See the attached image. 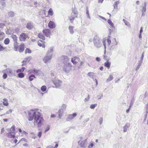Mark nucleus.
<instances>
[{
	"mask_svg": "<svg viewBox=\"0 0 148 148\" xmlns=\"http://www.w3.org/2000/svg\"><path fill=\"white\" fill-rule=\"evenodd\" d=\"M111 64V62L108 60L104 63V66L105 67L107 68L108 69H109L110 67Z\"/></svg>",
	"mask_w": 148,
	"mask_h": 148,
	"instance_id": "nucleus-14",
	"label": "nucleus"
},
{
	"mask_svg": "<svg viewBox=\"0 0 148 148\" xmlns=\"http://www.w3.org/2000/svg\"><path fill=\"white\" fill-rule=\"evenodd\" d=\"M119 1H116L115 2L114 5V7L115 6H116V7H117V5L119 4Z\"/></svg>",
	"mask_w": 148,
	"mask_h": 148,
	"instance_id": "nucleus-54",
	"label": "nucleus"
},
{
	"mask_svg": "<svg viewBox=\"0 0 148 148\" xmlns=\"http://www.w3.org/2000/svg\"><path fill=\"white\" fill-rule=\"evenodd\" d=\"M146 3H144V6L143 7L142 11L143 14L146 11Z\"/></svg>",
	"mask_w": 148,
	"mask_h": 148,
	"instance_id": "nucleus-27",
	"label": "nucleus"
},
{
	"mask_svg": "<svg viewBox=\"0 0 148 148\" xmlns=\"http://www.w3.org/2000/svg\"><path fill=\"white\" fill-rule=\"evenodd\" d=\"M26 27L29 29H31L33 27V26L31 23H29L27 24Z\"/></svg>",
	"mask_w": 148,
	"mask_h": 148,
	"instance_id": "nucleus-20",
	"label": "nucleus"
},
{
	"mask_svg": "<svg viewBox=\"0 0 148 148\" xmlns=\"http://www.w3.org/2000/svg\"><path fill=\"white\" fill-rule=\"evenodd\" d=\"M96 60H97V61H98V62L100 61L101 60L100 58L98 57H97L96 58Z\"/></svg>",
	"mask_w": 148,
	"mask_h": 148,
	"instance_id": "nucleus-58",
	"label": "nucleus"
},
{
	"mask_svg": "<svg viewBox=\"0 0 148 148\" xmlns=\"http://www.w3.org/2000/svg\"><path fill=\"white\" fill-rule=\"evenodd\" d=\"M97 104H91L90 106V108L91 109H94L97 106Z\"/></svg>",
	"mask_w": 148,
	"mask_h": 148,
	"instance_id": "nucleus-41",
	"label": "nucleus"
},
{
	"mask_svg": "<svg viewBox=\"0 0 148 148\" xmlns=\"http://www.w3.org/2000/svg\"><path fill=\"white\" fill-rule=\"evenodd\" d=\"M87 140H80L78 142V144L80 147L85 148L86 147Z\"/></svg>",
	"mask_w": 148,
	"mask_h": 148,
	"instance_id": "nucleus-5",
	"label": "nucleus"
},
{
	"mask_svg": "<svg viewBox=\"0 0 148 148\" xmlns=\"http://www.w3.org/2000/svg\"><path fill=\"white\" fill-rule=\"evenodd\" d=\"M93 143H91L88 146V147L91 148L93 146Z\"/></svg>",
	"mask_w": 148,
	"mask_h": 148,
	"instance_id": "nucleus-51",
	"label": "nucleus"
},
{
	"mask_svg": "<svg viewBox=\"0 0 148 148\" xmlns=\"http://www.w3.org/2000/svg\"><path fill=\"white\" fill-rule=\"evenodd\" d=\"M5 34L3 32H0V41L2 40L5 37Z\"/></svg>",
	"mask_w": 148,
	"mask_h": 148,
	"instance_id": "nucleus-19",
	"label": "nucleus"
},
{
	"mask_svg": "<svg viewBox=\"0 0 148 148\" xmlns=\"http://www.w3.org/2000/svg\"><path fill=\"white\" fill-rule=\"evenodd\" d=\"M22 66H23L25 65H26L27 64V63L24 60L22 61Z\"/></svg>",
	"mask_w": 148,
	"mask_h": 148,
	"instance_id": "nucleus-47",
	"label": "nucleus"
},
{
	"mask_svg": "<svg viewBox=\"0 0 148 148\" xmlns=\"http://www.w3.org/2000/svg\"><path fill=\"white\" fill-rule=\"evenodd\" d=\"M53 12L52 9L51 8H50L48 12V15L51 16L53 15Z\"/></svg>",
	"mask_w": 148,
	"mask_h": 148,
	"instance_id": "nucleus-22",
	"label": "nucleus"
},
{
	"mask_svg": "<svg viewBox=\"0 0 148 148\" xmlns=\"http://www.w3.org/2000/svg\"><path fill=\"white\" fill-rule=\"evenodd\" d=\"M5 26V24L4 23H0V28H3Z\"/></svg>",
	"mask_w": 148,
	"mask_h": 148,
	"instance_id": "nucleus-43",
	"label": "nucleus"
},
{
	"mask_svg": "<svg viewBox=\"0 0 148 148\" xmlns=\"http://www.w3.org/2000/svg\"><path fill=\"white\" fill-rule=\"evenodd\" d=\"M10 130V132H12V133L14 134V133H15V126L14 125H13L11 128Z\"/></svg>",
	"mask_w": 148,
	"mask_h": 148,
	"instance_id": "nucleus-28",
	"label": "nucleus"
},
{
	"mask_svg": "<svg viewBox=\"0 0 148 148\" xmlns=\"http://www.w3.org/2000/svg\"><path fill=\"white\" fill-rule=\"evenodd\" d=\"M50 129V126H48L47 127H46V129L45 130L44 132L46 133Z\"/></svg>",
	"mask_w": 148,
	"mask_h": 148,
	"instance_id": "nucleus-45",
	"label": "nucleus"
},
{
	"mask_svg": "<svg viewBox=\"0 0 148 148\" xmlns=\"http://www.w3.org/2000/svg\"><path fill=\"white\" fill-rule=\"evenodd\" d=\"M110 38V36H108L107 39V42L108 45H109L111 42Z\"/></svg>",
	"mask_w": 148,
	"mask_h": 148,
	"instance_id": "nucleus-40",
	"label": "nucleus"
},
{
	"mask_svg": "<svg viewBox=\"0 0 148 148\" xmlns=\"http://www.w3.org/2000/svg\"><path fill=\"white\" fill-rule=\"evenodd\" d=\"M12 70L9 68H7L5 70L3 71V72L4 73H5L8 74L9 73H12Z\"/></svg>",
	"mask_w": 148,
	"mask_h": 148,
	"instance_id": "nucleus-18",
	"label": "nucleus"
},
{
	"mask_svg": "<svg viewBox=\"0 0 148 148\" xmlns=\"http://www.w3.org/2000/svg\"><path fill=\"white\" fill-rule=\"evenodd\" d=\"M55 143H56V145L55 147H54L53 148H57L58 146V143L57 142H55Z\"/></svg>",
	"mask_w": 148,
	"mask_h": 148,
	"instance_id": "nucleus-48",
	"label": "nucleus"
},
{
	"mask_svg": "<svg viewBox=\"0 0 148 148\" xmlns=\"http://www.w3.org/2000/svg\"><path fill=\"white\" fill-rule=\"evenodd\" d=\"M53 82L56 87H58L60 86L61 82L59 80H56Z\"/></svg>",
	"mask_w": 148,
	"mask_h": 148,
	"instance_id": "nucleus-15",
	"label": "nucleus"
},
{
	"mask_svg": "<svg viewBox=\"0 0 148 148\" xmlns=\"http://www.w3.org/2000/svg\"><path fill=\"white\" fill-rule=\"evenodd\" d=\"M72 65L70 63L64 65L63 68V71L66 72H68L71 69Z\"/></svg>",
	"mask_w": 148,
	"mask_h": 148,
	"instance_id": "nucleus-3",
	"label": "nucleus"
},
{
	"mask_svg": "<svg viewBox=\"0 0 148 148\" xmlns=\"http://www.w3.org/2000/svg\"><path fill=\"white\" fill-rule=\"evenodd\" d=\"M47 89V87L45 86H42L41 88V90L42 92H44L46 91Z\"/></svg>",
	"mask_w": 148,
	"mask_h": 148,
	"instance_id": "nucleus-35",
	"label": "nucleus"
},
{
	"mask_svg": "<svg viewBox=\"0 0 148 148\" xmlns=\"http://www.w3.org/2000/svg\"><path fill=\"white\" fill-rule=\"evenodd\" d=\"M77 17V15L74 14L73 13H71L70 16L69 17V20L71 23H73L74 19Z\"/></svg>",
	"mask_w": 148,
	"mask_h": 148,
	"instance_id": "nucleus-13",
	"label": "nucleus"
},
{
	"mask_svg": "<svg viewBox=\"0 0 148 148\" xmlns=\"http://www.w3.org/2000/svg\"><path fill=\"white\" fill-rule=\"evenodd\" d=\"M28 120L32 121L34 119V123L38 127L41 126L44 121V119L41 114L39 112L35 111L33 110H30L28 113Z\"/></svg>",
	"mask_w": 148,
	"mask_h": 148,
	"instance_id": "nucleus-1",
	"label": "nucleus"
},
{
	"mask_svg": "<svg viewBox=\"0 0 148 148\" xmlns=\"http://www.w3.org/2000/svg\"><path fill=\"white\" fill-rule=\"evenodd\" d=\"M77 115V114L76 113H73L72 114H69L68 116V118L66 119V120L68 121L70 120L73 119Z\"/></svg>",
	"mask_w": 148,
	"mask_h": 148,
	"instance_id": "nucleus-9",
	"label": "nucleus"
},
{
	"mask_svg": "<svg viewBox=\"0 0 148 148\" xmlns=\"http://www.w3.org/2000/svg\"><path fill=\"white\" fill-rule=\"evenodd\" d=\"M53 51V49L52 48H50V49L48 51V53L51 52Z\"/></svg>",
	"mask_w": 148,
	"mask_h": 148,
	"instance_id": "nucleus-55",
	"label": "nucleus"
},
{
	"mask_svg": "<svg viewBox=\"0 0 148 148\" xmlns=\"http://www.w3.org/2000/svg\"><path fill=\"white\" fill-rule=\"evenodd\" d=\"M89 98H90L89 96L88 95V96L86 98H85V101H87L88 100H89Z\"/></svg>",
	"mask_w": 148,
	"mask_h": 148,
	"instance_id": "nucleus-59",
	"label": "nucleus"
},
{
	"mask_svg": "<svg viewBox=\"0 0 148 148\" xmlns=\"http://www.w3.org/2000/svg\"><path fill=\"white\" fill-rule=\"evenodd\" d=\"M84 64V62H80V64H79V67H80L81 66L83 65Z\"/></svg>",
	"mask_w": 148,
	"mask_h": 148,
	"instance_id": "nucleus-56",
	"label": "nucleus"
},
{
	"mask_svg": "<svg viewBox=\"0 0 148 148\" xmlns=\"http://www.w3.org/2000/svg\"><path fill=\"white\" fill-rule=\"evenodd\" d=\"M32 58L31 57H29L25 58L24 60L27 63L29 62L31 60Z\"/></svg>",
	"mask_w": 148,
	"mask_h": 148,
	"instance_id": "nucleus-31",
	"label": "nucleus"
},
{
	"mask_svg": "<svg viewBox=\"0 0 148 148\" xmlns=\"http://www.w3.org/2000/svg\"><path fill=\"white\" fill-rule=\"evenodd\" d=\"M32 53V51L29 48H27L25 49V54L31 53Z\"/></svg>",
	"mask_w": 148,
	"mask_h": 148,
	"instance_id": "nucleus-33",
	"label": "nucleus"
},
{
	"mask_svg": "<svg viewBox=\"0 0 148 148\" xmlns=\"http://www.w3.org/2000/svg\"><path fill=\"white\" fill-rule=\"evenodd\" d=\"M14 50L16 51H18L20 53H22L24 50L25 45L24 44L22 43L18 46V43L16 42L14 44Z\"/></svg>",
	"mask_w": 148,
	"mask_h": 148,
	"instance_id": "nucleus-2",
	"label": "nucleus"
},
{
	"mask_svg": "<svg viewBox=\"0 0 148 148\" xmlns=\"http://www.w3.org/2000/svg\"><path fill=\"white\" fill-rule=\"evenodd\" d=\"M10 40L8 38H5L4 41V43L5 45H7L8 44L10 43Z\"/></svg>",
	"mask_w": 148,
	"mask_h": 148,
	"instance_id": "nucleus-25",
	"label": "nucleus"
},
{
	"mask_svg": "<svg viewBox=\"0 0 148 148\" xmlns=\"http://www.w3.org/2000/svg\"><path fill=\"white\" fill-rule=\"evenodd\" d=\"M6 48V47H3L1 45H0V51H3Z\"/></svg>",
	"mask_w": 148,
	"mask_h": 148,
	"instance_id": "nucleus-37",
	"label": "nucleus"
},
{
	"mask_svg": "<svg viewBox=\"0 0 148 148\" xmlns=\"http://www.w3.org/2000/svg\"><path fill=\"white\" fill-rule=\"evenodd\" d=\"M4 131H5V130H4V128H2L1 129V134L3 133L4 132Z\"/></svg>",
	"mask_w": 148,
	"mask_h": 148,
	"instance_id": "nucleus-60",
	"label": "nucleus"
},
{
	"mask_svg": "<svg viewBox=\"0 0 148 148\" xmlns=\"http://www.w3.org/2000/svg\"><path fill=\"white\" fill-rule=\"evenodd\" d=\"M108 22L112 27H114V24L110 20H108Z\"/></svg>",
	"mask_w": 148,
	"mask_h": 148,
	"instance_id": "nucleus-32",
	"label": "nucleus"
},
{
	"mask_svg": "<svg viewBox=\"0 0 148 148\" xmlns=\"http://www.w3.org/2000/svg\"><path fill=\"white\" fill-rule=\"evenodd\" d=\"M42 132H38V135L39 138L41 137L42 135Z\"/></svg>",
	"mask_w": 148,
	"mask_h": 148,
	"instance_id": "nucleus-49",
	"label": "nucleus"
},
{
	"mask_svg": "<svg viewBox=\"0 0 148 148\" xmlns=\"http://www.w3.org/2000/svg\"><path fill=\"white\" fill-rule=\"evenodd\" d=\"M72 13H73L74 14L77 15V12L75 8H73L72 9Z\"/></svg>",
	"mask_w": 148,
	"mask_h": 148,
	"instance_id": "nucleus-24",
	"label": "nucleus"
},
{
	"mask_svg": "<svg viewBox=\"0 0 148 148\" xmlns=\"http://www.w3.org/2000/svg\"><path fill=\"white\" fill-rule=\"evenodd\" d=\"M25 141V142H27V140L24 138H21L20 141Z\"/></svg>",
	"mask_w": 148,
	"mask_h": 148,
	"instance_id": "nucleus-52",
	"label": "nucleus"
},
{
	"mask_svg": "<svg viewBox=\"0 0 148 148\" xmlns=\"http://www.w3.org/2000/svg\"><path fill=\"white\" fill-rule=\"evenodd\" d=\"M52 58L51 56H45L43 59V61L45 63L47 62L48 61H49Z\"/></svg>",
	"mask_w": 148,
	"mask_h": 148,
	"instance_id": "nucleus-16",
	"label": "nucleus"
},
{
	"mask_svg": "<svg viewBox=\"0 0 148 148\" xmlns=\"http://www.w3.org/2000/svg\"><path fill=\"white\" fill-rule=\"evenodd\" d=\"M38 37L39 38L42 39L44 40H45L44 36L41 33H40L38 34Z\"/></svg>",
	"mask_w": 148,
	"mask_h": 148,
	"instance_id": "nucleus-21",
	"label": "nucleus"
},
{
	"mask_svg": "<svg viewBox=\"0 0 148 148\" xmlns=\"http://www.w3.org/2000/svg\"><path fill=\"white\" fill-rule=\"evenodd\" d=\"M127 127H126V126L124 127L123 131L124 132L126 131L127 130Z\"/></svg>",
	"mask_w": 148,
	"mask_h": 148,
	"instance_id": "nucleus-61",
	"label": "nucleus"
},
{
	"mask_svg": "<svg viewBox=\"0 0 148 148\" xmlns=\"http://www.w3.org/2000/svg\"><path fill=\"white\" fill-rule=\"evenodd\" d=\"M74 27L72 26H70L69 27V29L70 30V32L71 34H73L74 32L73 29Z\"/></svg>",
	"mask_w": 148,
	"mask_h": 148,
	"instance_id": "nucleus-30",
	"label": "nucleus"
},
{
	"mask_svg": "<svg viewBox=\"0 0 148 148\" xmlns=\"http://www.w3.org/2000/svg\"><path fill=\"white\" fill-rule=\"evenodd\" d=\"M4 108V107L2 104H0V111L3 110Z\"/></svg>",
	"mask_w": 148,
	"mask_h": 148,
	"instance_id": "nucleus-46",
	"label": "nucleus"
},
{
	"mask_svg": "<svg viewBox=\"0 0 148 148\" xmlns=\"http://www.w3.org/2000/svg\"><path fill=\"white\" fill-rule=\"evenodd\" d=\"M12 33V30L10 29H8L5 32L6 34L8 35L11 34Z\"/></svg>",
	"mask_w": 148,
	"mask_h": 148,
	"instance_id": "nucleus-29",
	"label": "nucleus"
},
{
	"mask_svg": "<svg viewBox=\"0 0 148 148\" xmlns=\"http://www.w3.org/2000/svg\"><path fill=\"white\" fill-rule=\"evenodd\" d=\"M103 121V119L102 118H100L99 119V123L100 124H101Z\"/></svg>",
	"mask_w": 148,
	"mask_h": 148,
	"instance_id": "nucleus-57",
	"label": "nucleus"
},
{
	"mask_svg": "<svg viewBox=\"0 0 148 148\" xmlns=\"http://www.w3.org/2000/svg\"><path fill=\"white\" fill-rule=\"evenodd\" d=\"M36 77L34 75H30L29 77V79L30 81H32L34 78H35Z\"/></svg>",
	"mask_w": 148,
	"mask_h": 148,
	"instance_id": "nucleus-26",
	"label": "nucleus"
},
{
	"mask_svg": "<svg viewBox=\"0 0 148 148\" xmlns=\"http://www.w3.org/2000/svg\"><path fill=\"white\" fill-rule=\"evenodd\" d=\"M3 105L5 106H7L9 105V103L8 99L6 98H4L3 99Z\"/></svg>",
	"mask_w": 148,
	"mask_h": 148,
	"instance_id": "nucleus-17",
	"label": "nucleus"
},
{
	"mask_svg": "<svg viewBox=\"0 0 148 148\" xmlns=\"http://www.w3.org/2000/svg\"><path fill=\"white\" fill-rule=\"evenodd\" d=\"M61 58L62 62L65 63L68 62L70 60L69 58L67 56H62L61 57Z\"/></svg>",
	"mask_w": 148,
	"mask_h": 148,
	"instance_id": "nucleus-10",
	"label": "nucleus"
},
{
	"mask_svg": "<svg viewBox=\"0 0 148 148\" xmlns=\"http://www.w3.org/2000/svg\"><path fill=\"white\" fill-rule=\"evenodd\" d=\"M86 14L87 16H89V13L88 10V9L86 10Z\"/></svg>",
	"mask_w": 148,
	"mask_h": 148,
	"instance_id": "nucleus-62",
	"label": "nucleus"
},
{
	"mask_svg": "<svg viewBox=\"0 0 148 148\" xmlns=\"http://www.w3.org/2000/svg\"><path fill=\"white\" fill-rule=\"evenodd\" d=\"M3 121L5 122H6L8 121V119H3Z\"/></svg>",
	"mask_w": 148,
	"mask_h": 148,
	"instance_id": "nucleus-63",
	"label": "nucleus"
},
{
	"mask_svg": "<svg viewBox=\"0 0 148 148\" xmlns=\"http://www.w3.org/2000/svg\"><path fill=\"white\" fill-rule=\"evenodd\" d=\"M80 59L76 56L73 57L71 59V62L74 64H76L79 61Z\"/></svg>",
	"mask_w": 148,
	"mask_h": 148,
	"instance_id": "nucleus-7",
	"label": "nucleus"
},
{
	"mask_svg": "<svg viewBox=\"0 0 148 148\" xmlns=\"http://www.w3.org/2000/svg\"><path fill=\"white\" fill-rule=\"evenodd\" d=\"M43 33L47 37L49 36L51 34L50 30L48 29H45L42 31Z\"/></svg>",
	"mask_w": 148,
	"mask_h": 148,
	"instance_id": "nucleus-6",
	"label": "nucleus"
},
{
	"mask_svg": "<svg viewBox=\"0 0 148 148\" xmlns=\"http://www.w3.org/2000/svg\"><path fill=\"white\" fill-rule=\"evenodd\" d=\"M15 133L14 134L12 133L11 132H9L7 134V136L8 138H14L15 137Z\"/></svg>",
	"mask_w": 148,
	"mask_h": 148,
	"instance_id": "nucleus-12",
	"label": "nucleus"
},
{
	"mask_svg": "<svg viewBox=\"0 0 148 148\" xmlns=\"http://www.w3.org/2000/svg\"><path fill=\"white\" fill-rule=\"evenodd\" d=\"M45 42L43 40H39L38 41V45L40 47H42V48H45Z\"/></svg>",
	"mask_w": 148,
	"mask_h": 148,
	"instance_id": "nucleus-8",
	"label": "nucleus"
},
{
	"mask_svg": "<svg viewBox=\"0 0 148 148\" xmlns=\"http://www.w3.org/2000/svg\"><path fill=\"white\" fill-rule=\"evenodd\" d=\"M25 69V68L24 67H22L21 69H18L16 71L17 73L19 72H23Z\"/></svg>",
	"mask_w": 148,
	"mask_h": 148,
	"instance_id": "nucleus-34",
	"label": "nucleus"
},
{
	"mask_svg": "<svg viewBox=\"0 0 148 148\" xmlns=\"http://www.w3.org/2000/svg\"><path fill=\"white\" fill-rule=\"evenodd\" d=\"M123 21H124V23H125V24L126 25H129V23L127 22L126 20H124V19H123Z\"/></svg>",
	"mask_w": 148,
	"mask_h": 148,
	"instance_id": "nucleus-50",
	"label": "nucleus"
},
{
	"mask_svg": "<svg viewBox=\"0 0 148 148\" xmlns=\"http://www.w3.org/2000/svg\"><path fill=\"white\" fill-rule=\"evenodd\" d=\"M103 58L105 60H108L107 56L106 55V50H105L104 51V54L103 56Z\"/></svg>",
	"mask_w": 148,
	"mask_h": 148,
	"instance_id": "nucleus-42",
	"label": "nucleus"
},
{
	"mask_svg": "<svg viewBox=\"0 0 148 148\" xmlns=\"http://www.w3.org/2000/svg\"><path fill=\"white\" fill-rule=\"evenodd\" d=\"M24 74L22 73H19L18 74V76L20 78H23L24 77Z\"/></svg>",
	"mask_w": 148,
	"mask_h": 148,
	"instance_id": "nucleus-36",
	"label": "nucleus"
},
{
	"mask_svg": "<svg viewBox=\"0 0 148 148\" xmlns=\"http://www.w3.org/2000/svg\"><path fill=\"white\" fill-rule=\"evenodd\" d=\"M11 37L13 39L14 41H15L16 42H17V37L16 35L12 34Z\"/></svg>",
	"mask_w": 148,
	"mask_h": 148,
	"instance_id": "nucleus-23",
	"label": "nucleus"
},
{
	"mask_svg": "<svg viewBox=\"0 0 148 148\" xmlns=\"http://www.w3.org/2000/svg\"><path fill=\"white\" fill-rule=\"evenodd\" d=\"M3 78L4 79H6L7 77V75L6 73H4L3 76Z\"/></svg>",
	"mask_w": 148,
	"mask_h": 148,
	"instance_id": "nucleus-44",
	"label": "nucleus"
},
{
	"mask_svg": "<svg viewBox=\"0 0 148 148\" xmlns=\"http://www.w3.org/2000/svg\"><path fill=\"white\" fill-rule=\"evenodd\" d=\"M12 112V110L11 109L10 110L8 111H7L6 113V114H9V113H11Z\"/></svg>",
	"mask_w": 148,
	"mask_h": 148,
	"instance_id": "nucleus-53",
	"label": "nucleus"
},
{
	"mask_svg": "<svg viewBox=\"0 0 148 148\" xmlns=\"http://www.w3.org/2000/svg\"><path fill=\"white\" fill-rule=\"evenodd\" d=\"M113 79V77L111 75H110L107 79L108 81H110L112 80Z\"/></svg>",
	"mask_w": 148,
	"mask_h": 148,
	"instance_id": "nucleus-38",
	"label": "nucleus"
},
{
	"mask_svg": "<svg viewBox=\"0 0 148 148\" xmlns=\"http://www.w3.org/2000/svg\"><path fill=\"white\" fill-rule=\"evenodd\" d=\"M28 35L27 34L22 33L21 34L19 37V39L21 41H25Z\"/></svg>",
	"mask_w": 148,
	"mask_h": 148,
	"instance_id": "nucleus-4",
	"label": "nucleus"
},
{
	"mask_svg": "<svg viewBox=\"0 0 148 148\" xmlns=\"http://www.w3.org/2000/svg\"><path fill=\"white\" fill-rule=\"evenodd\" d=\"M46 148H53V147L51 145H49Z\"/></svg>",
	"mask_w": 148,
	"mask_h": 148,
	"instance_id": "nucleus-64",
	"label": "nucleus"
},
{
	"mask_svg": "<svg viewBox=\"0 0 148 148\" xmlns=\"http://www.w3.org/2000/svg\"><path fill=\"white\" fill-rule=\"evenodd\" d=\"M94 73L92 72H89L87 74V75L89 77H92L94 75Z\"/></svg>",
	"mask_w": 148,
	"mask_h": 148,
	"instance_id": "nucleus-39",
	"label": "nucleus"
},
{
	"mask_svg": "<svg viewBox=\"0 0 148 148\" xmlns=\"http://www.w3.org/2000/svg\"><path fill=\"white\" fill-rule=\"evenodd\" d=\"M48 26L50 29H54L56 27V24L53 21H50L48 24Z\"/></svg>",
	"mask_w": 148,
	"mask_h": 148,
	"instance_id": "nucleus-11",
	"label": "nucleus"
}]
</instances>
